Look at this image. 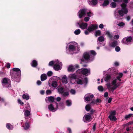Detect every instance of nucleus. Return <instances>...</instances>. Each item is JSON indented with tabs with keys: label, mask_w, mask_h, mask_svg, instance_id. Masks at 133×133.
I'll return each mask as SVG.
<instances>
[{
	"label": "nucleus",
	"mask_w": 133,
	"mask_h": 133,
	"mask_svg": "<svg viewBox=\"0 0 133 133\" xmlns=\"http://www.w3.org/2000/svg\"><path fill=\"white\" fill-rule=\"evenodd\" d=\"M123 1L124 3H123L121 4V9L118 11V13L121 17H123L124 14H127L128 12V9L126 8L127 4L128 3V0H121Z\"/></svg>",
	"instance_id": "1"
},
{
	"label": "nucleus",
	"mask_w": 133,
	"mask_h": 133,
	"mask_svg": "<svg viewBox=\"0 0 133 133\" xmlns=\"http://www.w3.org/2000/svg\"><path fill=\"white\" fill-rule=\"evenodd\" d=\"M77 72L79 74H82L85 76L88 75V74H90V70L85 68L78 69L77 71Z\"/></svg>",
	"instance_id": "2"
},
{
	"label": "nucleus",
	"mask_w": 133,
	"mask_h": 133,
	"mask_svg": "<svg viewBox=\"0 0 133 133\" xmlns=\"http://www.w3.org/2000/svg\"><path fill=\"white\" fill-rule=\"evenodd\" d=\"M98 28V25L97 24H91L88 27L87 30L89 32L97 29Z\"/></svg>",
	"instance_id": "3"
},
{
	"label": "nucleus",
	"mask_w": 133,
	"mask_h": 133,
	"mask_svg": "<svg viewBox=\"0 0 133 133\" xmlns=\"http://www.w3.org/2000/svg\"><path fill=\"white\" fill-rule=\"evenodd\" d=\"M90 56L89 52H87L84 53L83 55V57L81 59V60L82 62H86L90 60Z\"/></svg>",
	"instance_id": "4"
},
{
	"label": "nucleus",
	"mask_w": 133,
	"mask_h": 133,
	"mask_svg": "<svg viewBox=\"0 0 133 133\" xmlns=\"http://www.w3.org/2000/svg\"><path fill=\"white\" fill-rule=\"evenodd\" d=\"M91 116L89 113L86 114L84 116L83 119L85 122H88L91 121Z\"/></svg>",
	"instance_id": "5"
},
{
	"label": "nucleus",
	"mask_w": 133,
	"mask_h": 133,
	"mask_svg": "<svg viewBox=\"0 0 133 133\" xmlns=\"http://www.w3.org/2000/svg\"><path fill=\"white\" fill-rule=\"evenodd\" d=\"M87 10V9L85 8L80 10L78 12L79 17L81 18L84 15L86 14Z\"/></svg>",
	"instance_id": "6"
},
{
	"label": "nucleus",
	"mask_w": 133,
	"mask_h": 133,
	"mask_svg": "<svg viewBox=\"0 0 133 133\" xmlns=\"http://www.w3.org/2000/svg\"><path fill=\"white\" fill-rule=\"evenodd\" d=\"M132 40V37L131 36L124 38L122 41V42L125 44H128V43L131 42Z\"/></svg>",
	"instance_id": "7"
},
{
	"label": "nucleus",
	"mask_w": 133,
	"mask_h": 133,
	"mask_svg": "<svg viewBox=\"0 0 133 133\" xmlns=\"http://www.w3.org/2000/svg\"><path fill=\"white\" fill-rule=\"evenodd\" d=\"M61 64V62H59L55 64L53 66V68L56 71H58L60 70V65Z\"/></svg>",
	"instance_id": "8"
},
{
	"label": "nucleus",
	"mask_w": 133,
	"mask_h": 133,
	"mask_svg": "<svg viewBox=\"0 0 133 133\" xmlns=\"http://www.w3.org/2000/svg\"><path fill=\"white\" fill-rule=\"evenodd\" d=\"M88 25V24L87 23L82 22L80 25V28L83 29H87Z\"/></svg>",
	"instance_id": "9"
},
{
	"label": "nucleus",
	"mask_w": 133,
	"mask_h": 133,
	"mask_svg": "<svg viewBox=\"0 0 133 133\" xmlns=\"http://www.w3.org/2000/svg\"><path fill=\"white\" fill-rule=\"evenodd\" d=\"M12 70L13 71V72L17 73L19 75H21V71L20 69L19 68H14L12 69Z\"/></svg>",
	"instance_id": "10"
},
{
	"label": "nucleus",
	"mask_w": 133,
	"mask_h": 133,
	"mask_svg": "<svg viewBox=\"0 0 133 133\" xmlns=\"http://www.w3.org/2000/svg\"><path fill=\"white\" fill-rule=\"evenodd\" d=\"M11 78L13 79H15L16 78H17V77L20 76L21 75H19L17 73L15 72H12V74L10 73Z\"/></svg>",
	"instance_id": "11"
},
{
	"label": "nucleus",
	"mask_w": 133,
	"mask_h": 133,
	"mask_svg": "<svg viewBox=\"0 0 133 133\" xmlns=\"http://www.w3.org/2000/svg\"><path fill=\"white\" fill-rule=\"evenodd\" d=\"M31 65L32 67L36 68L37 66L38 63L36 60H34L31 63Z\"/></svg>",
	"instance_id": "12"
},
{
	"label": "nucleus",
	"mask_w": 133,
	"mask_h": 133,
	"mask_svg": "<svg viewBox=\"0 0 133 133\" xmlns=\"http://www.w3.org/2000/svg\"><path fill=\"white\" fill-rule=\"evenodd\" d=\"M62 80L63 83L66 84L68 82L67 80V77L65 75H64L62 77Z\"/></svg>",
	"instance_id": "13"
},
{
	"label": "nucleus",
	"mask_w": 133,
	"mask_h": 133,
	"mask_svg": "<svg viewBox=\"0 0 133 133\" xmlns=\"http://www.w3.org/2000/svg\"><path fill=\"white\" fill-rule=\"evenodd\" d=\"M118 45V42L117 41H114L110 44V46L113 48H115Z\"/></svg>",
	"instance_id": "14"
},
{
	"label": "nucleus",
	"mask_w": 133,
	"mask_h": 133,
	"mask_svg": "<svg viewBox=\"0 0 133 133\" xmlns=\"http://www.w3.org/2000/svg\"><path fill=\"white\" fill-rule=\"evenodd\" d=\"M48 108L51 111L54 112L55 111V108L52 104L51 103L49 105H48Z\"/></svg>",
	"instance_id": "15"
},
{
	"label": "nucleus",
	"mask_w": 133,
	"mask_h": 133,
	"mask_svg": "<svg viewBox=\"0 0 133 133\" xmlns=\"http://www.w3.org/2000/svg\"><path fill=\"white\" fill-rule=\"evenodd\" d=\"M69 49L71 51H75L76 50V46L72 45H69Z\"/></svg>",
	"instance_id": "16"
},
{
	"label": "nucleus",
	"mask_w": 133,
	"mask_h": 133,
	"mask_svg": "<svg viewBox=\"0 0 133 133\" xmlns=\"http://www.w3.org/2000/svg\"><path fill=\"white\" fill-rule=\"evenodd\" d=\"M111 78V76L109 75H108L105 76L104 78V80L106 82L109 81Z\"/></svg>",
	"instance_id": "17"
},
{
	"label": "nucleus",
	"mask_w": 133,
	"mask_h": 133,
	"mask_svg": "<svg viewBox=\"0 0 133 133\" xmlns=\"http://www.w3.org/2000/svg\"><path fill=\"white\" fill-rule=\"evenodd\" d=\"M47 76L45 74H42L41 76V80L42 81H43L46 79Z\"/></svg>",
	"instance_id": "18"
},
{
	"label": "nucleus",
	"mask_w": 133,
	"mask_h": 133,
	"mask_svg": "<svg viewBox=\"0 0 133 133\" xmlns=\"http://www.w3.org/2000/svg\"><path fill=\"white\" fill-rule=\"evenodd\" d=\"M101 100L98 98H97L96 101L94 99L92 100L91 103H92L93 104H96L97 103H101Z\"/></svg>",
	"instance_id": "19"
},
{
	"label": "nucleus",
	"mask_w": 133,
	"mask_h": 133,
	"mask_svg": "<svg viewBox=\"0 0 133 133\" xmlns=\"http://www.w3.org/2000/svg\"><path fill=\"white\" fill-rule=\"evenodd\" d=\"M64 88L61 87L58 88V91L59 94H63L64 91Z\"/></svg>",
	"instance_id": "20"
},
{
	"label": "nucleus",
	"mask_w": 133,
	"mask_h": 133,
	"mask_svg": "<svg viewBox=\"0 0 133 133\" xmlns=\"http://www.w3.org/2000/svg\"><path fill=\"white\" fill-rule=\"evenodd\" d=\"M58 84L57 82L56 81H53L52 82L51 86L52 87L56 88Z\"/></svg>",
	"instance_id": "21"
},
{
	"label": "nucleus",
	"mask_w": 133,
	"mask_h": 133,
	"mask_svg": "<svg viewBox=\"0 0 133 133\" xmlns=\"http://www.w3.org/2000/svg\"><path fill=\"white\" fill-rule=\"evenodd\" d=\"M48 100L49 102H54L55 98L53 96H50L48 97Z\"/></svg>",
	"instance_id": "22"
},
{
	"label": "nucleus",
	"mask_w": 133,
	"mask_h": 133,
	"mask_svg": "<svg viewBox=\"0 0 133 133\" xmlns=\"http://www.w3.org/2000/svg\"><path fill=\"white\" fill-rule=\"evenodd\" d=\"M101 32L100 30H97L96 31L95 33V36L97 37L98 36H99L101 35Z\"/></svg>",
	"instance_id": "23"
},
{
	"label": "nucleus",
	"mask_w": 133,
	"mask_h": 133,
	"mask_svg": "<svg viewBox=\"0 0 133 133\" xmlns=\"http://www.w3.org/2000/svg\"><path fill=\"white\" fill-rule=\"evenodd\" d=\"M10 80L8 79H7L6 78H4L3 79L2 83L4 84H6L8 83V81Z\"/></svg>",
	"instance_id": "24"
},
{
	"label": "nucleus",
	"mask_w": 133,
	"mask_h": 133,
	"mask_svg": "<svg viewBox=\"0 0 133 133\" xmlns=\"http://www.w3.org/2000/svg\"><path fill=\"white\" fill-rule=\"evenodd\" d=\"M68 70L69 71H74L75 70L73 66H70L68 68Z\"/></svg>",
	"instance_id": "25"
},
{
	"label": "nucleus",
	"mask_w": 133,
	"mask_h": 133,
	"mask_svg": "<svg viewBox=\"0 0 133 133\" xmlns=\"http://www.w3.org/2000/svg\"><path fill=\"white\" fill-rule=\"evenodd\" d=\"M29 127L30 126L29 123L28 122H26L25 123L24 129L25 130H27L29 129Z\"/></svg>",
	"instance_id": "26"
},
{
	"label": "nucleus",
	"mask_w": 133,
	"mask_h": 133,
	"mask_svg": "<svg viewBox=\"0 0 133 133\" xmlns=\"http://www.w3.org/2000/svg\"><path fill=\"white\" fill-rule=\"evenodd\" d=\"M109 3V2L108 0H104L102 4V5L103 6H105L108 5Z\"/></svg>",
	"instance_id": "27"
},
{
	"label": "nucleus",
	"mask_w": 133,
	"mask_h": 133,
	"mask_svg": "<svg viewBox=\"0 0 133 133\" xmlns=\"http://www.w3.org/2000/svg\"><path fill=\"white\" fill-rule=\"evenodd\" d=\"M92 5H96L98 3L97 0H92L91 1Z\"/></svg>",
	"instance_id": "28"
},
{
	"label": "nucleus",
	"mask_w": 133,
	"mask_h": 133,
	"mask_svg": "<svg viewBox=\"0 0 133 133\" xmlns=\"http://www.w3.org/2000/svg\"><path fill=\"white\" fill-rule=\"evenodd\" d=\"M108 118L110 120L112 121H115L116 120L117 118L115 116H109Z\"/></svg>",
	"instance_id": "29"
},
{
	"label": "nucleus",
	"mask_w": 133,
	"mask_h": 133,
	"mask_svg": "<svg viewBox=\"0 0 133 133\" xmlns=\"http://www.w3.org/2000/svg\"><path fill=\"white\" fill-rule=\"evenodd\" d=\"M123 75V74L122 73H120L119 74V75L116 77L117 79L119 81H121V79H120V78L122 77Z\"/></svg>",
	"instance_id": "30"
},
{
	"label": "nucleus",
	"mask_w": 133,
	"mask_h": 133,
	"mask_svg": "<svg viewBox=\"0 0 133 133\" xmlns=\"http://www.w3.org/2000/svg\"><path fill=\"white\" fill-rule=\"evenodd\" d=\"M24 115L26 117L29 116L30 114V112L28 110H26L24 113Z\"/></svg>",
	"instance_id": "31"
},
{
	"label": "nucleus",
	"mask_w": 133,
	"mask_h": 133,
	"mask_svg": "<svg viewBox=\"0 0 133 133\" xmlns=\"http://www.w3.org/2000/svg\"><path fill=\"white\" fill-rule=\"evenodd\" d=\"M116 114V112L115 110H113L111 111L110 115L109 116H115Z\"/></svg>",
	"instance_id": "32"
},
{
	"label": "nucleus",
	"mask_w": 133,
	"mask_h": 133,
	"mask_svg": "<svg viewBox=\"0 0 133 133\" xmlns=\"http://www.w3.org/2000/svg\"><path fill=\"white\" fill-rule=\"evenodd\" d=\"M91 109V107L90 104L87 105L85 107V109L87 111H89Z\"/></svg>",
	"instance_id": "33"
},
{
	"label": "nucleus",
	"mask_w": 133,
	"mask_h": 133,
	"mask_svg": "<svg viewBox=\"0 0 133 133\" xmlns=\"http://www.w3.org/2000/svg\"><path fill=\"white\" fill-rule=\"evenodd\" d=\"M106 34L110 38H112L113 37L112 35L109 31H107L106 32Z\"/></svg>",
	"instance_id": "34"
},
{
	"label": "nucleus",
	"mask_w": 133,
	"mask_h": 133,
	"mask_svg": "<svg viewBox=\"0 0 133 133\" xmlns=\"http://www.w3.org/2000/svg\"><path fill=\"white\" fill-rule=\"evenodd\" d=\"M98 41L100 42H102L104 41V38L103 36H100L98 37Z\"/></svg>",
	"instance_id": "35"
},
{
	"label": "nucleus",
	"mask_w": 133,
	"mask_h": 133,
	"mask_svg": "<svg viewBox=\"0 0 133 133\" xmlns=\"http://www.w3.org/2000/svg\"><path fill=\"white\" fill-rule=\"evenodd\" d=\"M111 7L112 8H115L116 6V3L114 2H112L111 4Z\"/></svg>",
	"instance_id": "36"
},
{
	"label": "nucleus",
	"mask_w": 133,
	"mask_h": 133,
	"mask_svg": "<svg viewBox=\"0 0 133 133\" xmlns=\"http://www.w3.org/2000/svg\"><path fill=\"white\" fill-rule=\"evenodd\" d=\"M66 103L67 106L69 107L71 105V101L69 100H67L66 101Z\"/></svg>",
	"instance_id": "37"
},
{
	"label": "nucleus",
	"mask_w": 133,
	"mask_h": 133,
	"mask_svg": "<svg viewBox=\"0 0 133 133\" xmlns=\"http://www.w3.org/2000/svg\"><path fill=\"white\" fill-rule=\"evenodd\" d=\"M22 97L24 99H25L26 100H28L29 98V95L24 94L23 95Z\"/></svg>",
	"instance_id": "38"
},
{
	"label": "nucleus",
	"mask_w": 133,
	"mask_h": 133,
	"mask_svg": "<svg viewBox=\"0 0 133 133\" xmlns=\"http://www.w3.org/2000/svg\"><path fill=\"white\" fill-rule=\"evenodd\" d=\"M133 114H129L128 115H126L125 116V119L127 120Z\"/></svg>",
	"instance_id": "39"
},
{
	"label": "nucleus",
	"mask_w": 133,
	"mask_h": 133,
	"mask_svg": "<svg viewBox=\"0 0 133 133\" xmlns=\"http://www.w3.org/2000/svg\"><path fill=\"white\" fill-rule=\"evenodd\" d=\"M98 90L101 92H102L104 90V88L102 86H99L98 87Z\"/></svg>",
	"instance_id": "40"
},
{
	"label": "nucleus",
	"mask_w": 133,
	"mask_h": 133,
	"mask_svg": "<svg viewBox=\"0 0 133 133\" xmlns=\"http://www.w3.org/2000/svg\"><path fill=\"white\" fill-rule=\"evenodd\" d=\"M81 32V30L79 29H78L77 30H75L74 31V33L76 35H79Z\"/></svg>",
	"instance_id": "41"
},
{
	"label": "nucleus",
	"mask_w": 133,
	"mask_h": 133,
	"mask_svg": "<svg viewBox=\"0 0 133 133\" xmlns=\"http://www.w3.org/2000/svg\"><path fill=\"white\" fill-rule=\"evenodd\" d=\"M117 25L120 26H123L125 25V23L123 22H121L117 24Z\"/></svg>",
	"instance_id": "42"
},
{
	"label": "nucleus",
	"mask_w": 133,
	"mask_h": 133,
	"mask_svg": "<svg viewBox=\"0 0 133 133\" xmlns=\"http://www.w3.org/2000/svg\"><path fill=\"white\" fill-rule=\"evenodd\" d=\"M113 87H112L111 88V89L112 91H113L115 90L118 87V86L117 85H114Z\"/></svg>",
	"instance_id": "43"
},
{
	"label": "nucleus",
	"mask_w": 133,
	"mask_h": 133,
	"mask_svg": "<svg viewBox=\"0 0 133 133\" xmlns=\"http://www.w3.org/2000/svg\"><path fill=\"white\" fill-rule=\"evenodd\" d=\"M53 74V73L52 71H48L47 73V75L48 76H52Z\"/></svg>",
	"instance_id": "44"
},
{
	"label": "nucleus",
	"mask_w": 133,
	"mask_h": 133,
	"mask_svg": "<svg viewBox=\"0 0 133 133\" xmlns=\"http://www.w3.org/2000/svg\"><path fill=\"white\" fill-rule=\"evenodd\" d=\"M77 83L78 84H82L83 83L82 81L80 79H79L77 82Z\"/></svg>",
	"instance_id": "45"
},
{
	"label": "nucleus",
	"mask_w": 133,
	"mask_h": 133,
	"mask_svg": "<svg viewBox=\"0 0 133 133\" xmlns=\"http://www.w3.org/2000/svg\"><path fill=\"white\" fill-rule=\"evenodd\" d=\"M120 50V48L119 46H117L115 47V50L117 52L119 51Z\"/></svg>",
	"instance_id": "46"
},
{
	"label": "nucleus",
	"mask_w": 133,
	"mask_h": 133,
	"mask_svg": "<svg viewBox=\"0 0 133 133\" xmlns=\"http://www.w3.org/2000/svg\"><path fill=\"white\" fill-rule=\"evenodd\" d=\"M117 79H115L114 80H113L112 82V84L113 85H117L116 84L117 83Z\"/></svg>",
	"instance_id": "47"
},
{
	"label": "nucleus",
	"mask_w": 133,
	"mask_h": 133,
	"mask_svg": "<svg viewBox=\"0 0 133 133\" xmlns=\"http://www.w3.org/2000/svg\"><path fill=\"white\" fill-rule=\"evenodd\" d=\"M70 92L72 94L74 95L76 93V91L74 89H72L70 91Z\"/></svg>",
	"instance_id": "48"
},
{
	"label": "nucleus",
	"mask_w": 133,
	"mask_h": 133,
	"mask_svg": "<svg viewBox=\"0 0 133 133\" xmlns=\"http://www.w3.org/2000/svg\"><path fill=\"white\" fill-rule=\"evenodd\" d=\"M91 54L94 55V56H95L96 54V52L94 50H91L90 51Z\"/></svg>",
	"instance_id": "49"
},
{
	"label": "nucleus",
	"mask_w": 133,
	"mask_h": 133,
	"mask_svg": "<svg viewBox=\"0 0 133 133\" xmlns=\"http://www.w3.org/2000/svg\"><path fill=\"white\" fill-rule=\"evenodd\" d=\"M74 70L76 69H78L79 68V66L78 64H76L73 66Z\"/></svg>",
	"instance_id": "50"
},
{
	"label": "nucleus",
	"mask_w": 133,
	"mask_h": 133,
	"mask_svg": "<svg viewBox=\"0 0 133 133\" xmlns=\"http://www.w3.org/2000/svg\"><path fill=\"white\" fill-rule=\"evenodd\" d=\"M63 94V96H67L69 95V93L68 91L64 92Z\"/></svg>",
	"instance_id": "51"
},
{
	"label": "nucleus",
	"mask_w": 133,
	"mask_h": 133,
	"mask_svg": "<svg viewBox=\"0 0 133 133\" xmlns=\"http://www.w3.org/2000/svg\"><path fill=\"white\" fill-rule=\"evenodd\" d=\"M83 81L87 84L88 82V79L87 77H85L83 80Z\"/></svg>",
	"instance_id": "52"
},
{
	"label": "nucleus",
	"mask_w": 133,
	"mask_h": 133,
	"mask_svg": "<svg viewBox=\"0 0 133 133\" xmlns=\"http://www.w3.org/2000/svg\"><path fill=\"white\" fill-rule=\"evenodd\" d=\"M18 103H19L22 105H23L24 104V103L22 102L20 99H18Z\"/></svg>",
	"instance_id": "53"
},
{
	"label": "nucleus",
	"mask_w": 133,
	"mask_h": 133,
	"mask_svg": "<svg viewBox=\"0 0 133 133\" xmlns=\"http://www.w3.org/2000/svg\"><path fill=\"white\" fill-rule=\"evenodd\" d=\"M89 17H85L84 19V21L86 22L88 21L89 20Z\"/></svg>",
	"instance_id": "54"
},
{
	"label": "nucleus",
	"mask_w": 133,
	"mask_h": 133,
	"mask_svg": "<svg viewBox=\"0 0 133 133\" xmlns=\"http://www.w3.org/2000/svg\"><path fill=\"white\" fill-rule=\"evenodd\" d=\"M54 63V62L53 61H52L50 62H49V66H51L52 65H53Z\"/></svg>",
	"instance_id": "55"
},
{
	"label": "nucleus",
	"mask_w": 133,
	"mask_h": 133,
	"mask_svg": "<svg viewBox=\"0 0 133 133\" xmlns=\"http://www.w3.org/2000/svg\"><path fill=\"white\" fill-rule=\"evenodd\" d=\"M51 91L50 90L48 89L47 90L46 93L47 94H49L51 93Z\"/></svg>",
	"instance_id": "56"
},
{
	"label": "nucleus",
	"mask_w": 133,
	"mask_h": 133,
	"mask_svg": "<svg viewBox=\"0 0 133 133\" xmlns=\"http://www.w3.org/2000/svg\"><path fill=\"white\" fill-rule=\"evenodd\" d=\"M85 99L86 101L88 102L90 101V98L89 96H87L85 97Z\"/></svg>",
	"instance_id": "57"
},
{
	"label": "nucleus",
	"mask_w": 133,
	"mask_h": 133,
	"mask_svg": "<svg viewBox=\"0 0 133 133\" xmlns=\"http://www.w3.org/2000/svg\"><path fill=\"white\" fill-rule=\"evenodd\" d=\"M106 85L107 86V88L108 89H110L111 88V85H110V83L107 84Z\"/></svg>",
	"instance_id": "58"
},
{
	"label": "nucleus",
	"mask_w": 133,
	"mask_h": 133,
	"mask_svg": "<svg viewBox=\"0 0 133 133\" xmlns=\"http://www.w3.org/2000/svg\"><path fill=\"white\" fill-rule=\"evenodd\" d=\"M114 38L115 39H117L119 38V36L118 35H115L114 36Z\"/></svg>",
	"instance_id": "59"
},
{
	"label": "nucleus",
	"mask_w": 133,
	"mask_h": 133,
	"mask_svg": "<svg viewBox=\"0 0 133 133\" xmlns=\"http://www.w3.org/2000/svg\"><path fill=\"white\" fill-rule=\"evenodd\" d=\"M96 123H95L94 125H93V127H92V129L94 131L95 130L96 128Z\"/></svg>",
	"instance_id": "60"
},
{
	"label": "nucleus",
	"mask_w": 133,
	"mask_h": 133,
	"mask_svg": "<svg viewBox=\"0 0 133 133\" xmlns=\"http://www.w3.org/2000/svg\"><path fill=\"white\" fill-rule=\"evenodd\" d=\"M10 125L11 124L9 123H8L6 125V128L9 130L10 129Z\"/></svg>",
	"instance_id": "61"
},
{
	"label": "nucleus",
	"mask_w": 133,
	"mask_h": 133,
	"mask_svg": "<svg viewBox=\"0 0 133 133\" xmlns=\"http://www.w3.org/2000/svg\"><path fill=\"white\" fill-rule=\"evenodd\" d=\"M5 73L3 71H0V76H2L5 75Z\"/></svg>",
	"instance_id": "62"
},
{
	"label": "nucleus",
	"mask_w": 133,
	"mask_h": 133,
	"mask_svg": "<svg viewBox=\"0 0 133 133\" xmlns=\"http://www.w3.org/2000/svg\"><path fill=\"white\" fill-rule=\"evenodd\" d=\"M108 92H105L104 94V96L105 97H107L108 96Z\"/></svg>",
	"instance_id": "63"
},
{
	"label": "nucleus",
	"mask_w": 133,
	"mask_h": 133,
	"mask_svg": "<svg viewBox=\"0 0 133 133\" xmlns=\"http://www.w3.org/2000/svg\"><path fill=\"white\" fill-rule=\"evenodd\" d=\"M133 124V121H130L129 122H128V123H127L126 124V125H129L130 124Z\"/></svg>",
	"instance_id": "64"
}]
</instances>
